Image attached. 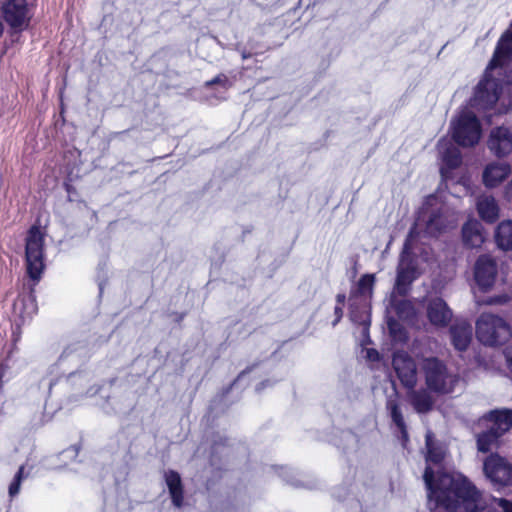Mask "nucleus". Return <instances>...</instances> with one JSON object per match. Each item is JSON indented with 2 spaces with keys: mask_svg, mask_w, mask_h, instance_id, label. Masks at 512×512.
Here are the masks:
<instances>
[{
  "mask_svg": "<svg viewBox=\"0 0 512 512\" xmlns=\"http://www.w3.org/2000/svg\"><path fill=\"white\" fill-rule=\"evenodd\" d=\"M427 467L424 482L428 490V505L441 503L448 512H473L476 507L477 490L461 474L435 472L431 464L439 465L445 457V449L436 445L431 432L426 434Z\"/></svg>",
  "mask_w": 512,
  "mask_h": 512,
  "instance_id": "f257e3e1",
  "label": "nucleus"
},
{
  "mask_svg": "<svg viewBox=\"0 0 512 512\" xmlns=\"http://www.w3.org/2000/svg\"><path fill=\"white\" fill-rule=\"evenodd\" d=\"M512 55V22L509 29L500 38L493 58L490 61L484 78L476 87L474 97L470 105L477 111H487L494 107L500 100V84L490 75V70L503 67L508 64Z\"/></svg>",
  "mask_w": 512,
  "mask_h": 512,
  "instance_id": "f03ea898",
  "label": "nucleus"
},
{
  "mask_svg": "<svg viewBox=\"0 0 512 512\" xmlns=\"http://www.w3.org/2000/svg\"><path fill=\"white\" fill-rule=\"evenodd\" d=\"M457 217L455 213L437 196L430 195L423 202L418 211L413 230L437 236L446 229L455 226Z\"/></svg>",
  "mask_w": 512,
  "mask_h": 512,
  "instance_id": "7ed1b4c3",
  "label": "nucleus"
},
{
  "mask_svg": "<svg viewBox=\"0 0 512 512\" xmlns=\"http://www.w3.org/2000/svg\"><path fill=\"white\" fill-rule=\"evenodd\" d=\"M427 388L437 395H449L461 384V377L435 357L425 358L421 365Z\"/></svg>",
  "mask_w": 512,
  "mask_h": 512,
  "instance_id": "20e7f679",
  "label": "nucleus"
},
{
  "mask_svg": "<svg viewBox=\"0 0 512 512\" xmlns=\"http://www.w3.org/2000/svg\"><path fill=\"white\" fill-rule=\"evenodd\" d=\"M486 431L477 435V449L487 453L499 445V438L512 427V410H495L481 419Z\"/></svg>",
  "mask_w": 512,
  "mask_h": 512,
  "instance_id": "39448f33",
  "label": "nucleus"
},
{
  "mask_svg": "<svg viewBox=\"0 0 512 512\" xmlns=\"http://www.w3.org/2000/svg\"><path fill=\"white\" fill-rule=\"evenodd\" d=\"M476 337L487 346L502 345L510 339L511 328L502 317L482 313L476 321Z\"/></svg>",
  "mask_w": 512,
  "mask_h": 512,
  "instance_id": "423d86ee",
  "label": "nucleus"
},
{
  "mask_svg": "<svg viewBox=\"0 0 512 512\" xmlns=\"http://www.w3.org/2000/svg\"><path fill=\"white\" fill-rule=\"evenodd\" d=\"M451 130L454 141L464 147L477 144L481 137V126L475 113L463 109L451 121Z\"/></svg>",
  "mask_w": 512,
  "mask_h": 512,
  "instance_id": "0eeeda50",
  "label": "nucleus"
},
{
  "mask_svg": "<svg viewBox=\"0 0 512 512\" xmlns=\"http://www.w3.org/2000/svg\"><path fill=\"white\" fill-rule=\"evenodd\" d=\"M44 232L37 226H32L26 237L27 273L33 280H39L44 269Z\"/></svg>",
  "mask_w": 512,
  "mask_h": 512,
  "instance_id": "6e6552de",
  "label": "nucleus"
},
{
  "mask_svg": "<svg viewBox=\"0 0 512 512\" xmlns=\"http://www.w3.org/2000/svg\"><path fill=\"white\" fill-rule=\"evenodd\" d=\"M413 230L410 232L411 236ZM410 237L404 243L402 253L400 255L399 264L397 267V277L394 290L399 295H405L414 280H416L422 273L418 259L414 257L410 251Z\"/></svg>",
  "mask_w": 512,
  "mask_h": 512,
  "instance_id": "1a4fd4ad",
  "label": "nucleus"
},
{
  "mask_svg": "<svg viewBox=\"0 0 512 512\" xmlns=\"http://www.w3.org/2000/svg\"><path fill=\"white\" fill-rule=\"evenodd\" d=\"M3 15L10 26V41H19L20 33L28 27L30 16L26 0H6Z\"/></svg>",
  "mask_w": 512,
  "mask_h": 512,
  "instance_id": "9d476101",
  "label": "nucleus"
},
{
  "mask_svg": "<svg viewBox=\"0 0 512 512\" xmlns=\"http://www.w3.org/2000/svg\"><path fill=\"white\" fill-rule=\"evenodd\" d=\"M392 364L403 386L414 389L417 384V366L414 359L404 351H397L394 353Z\"/></svg>",
  "mask_w": 512,
  "mask_h": 512,
  "instance_id": "9b49d317",
  "label": "nucleus"
},
{
  "mask_svg": "<svg viewBox=\"0 0 512 512\" xmlns=\"http://www.w3.org/2000/svg\"><path fill=\"white\" fill-rule=\"evenodd\" d=\"M484 473L487 478L499 485H506L512 480V467L497 454H491L485 459Z\"/></svg>",
  "mask_w": 512,
  "mask_h": 512,
  "instance_id": "f8f14e48",
  "label": "nucleus"
},
{
  "mask_svg": "<svg viewBox=\"0 0 512 512\" xmlns=\"http://www.w3.org/2000/svg\"><path fill=\"white\" fill-rule=\"evenodd\" d=\"M496 260L490 255H481L474 266V278L478 286L487 290L492 287L497 276Z\"/></svg>",
  "mask_w": 512,
  "mask_h": 512,
  "instance_id": "ddd939ff",
  "label": "nucleus"
},
{
  "mask_svg": "<svg viewBox=\"0 0 512 512\" xmlns=\"http://www.w3.org/2000/svg\"><path fill=\"white\" fill-rule=\"evenodd\" d=\"M488 148L497 157H504L512 152V133L506 127H496L491 130Z\"/></svg>",
  "mask_w": 512,
  "mask_h": 512,
  "instance_id": "4468645a",
  "label": "nucleus"
},
{
  "mask_svg": "<svg viewBox=\"0 0 512 512\" xmlns=\"http://www.w3.org/2000/svg\"><path fill=\"white\" fill-rule=\"evenodd\" d=\"M426 311L429 322L437 327L447 326L453 316L447 303L439 297H433L428 300Z\"/></svg>",
  "mask_w": 512,
  "mask_h": 512,
  "instance_id": "2eb2a0df",
  "label": "nucleus"
},
{
  "mask_svg": "<svg viewBox=\"0 0 512 512\" xmlns=\"http://www.w3.org/2000/svg\"><path fill=\"white\" fill-rule=\"evenodd\" d=\"M511 168L507 163H491L483 172V181L487 187L498 186L510 174Z\"/></svg>",
  "mask_w": 512,
  "mask_h": 512,
  "instance_id": "dca6fc26",
  "label": "nucleus"
},
{
  "mask_svg": "<svg viewBox=\"0 0 512 512\" xmlns=\"http://www.w3.org/2000/svg\"><path fill=\"white\" fill-rule=\"evenodd\" d=\"M452 342L456 349L464 351L472 339V327L466 321L455 323L450 329Z\"/></svg>",
  "mask_w": 512,
  "mask_h": 512,
  "instance_id": "f3484780",
  "label": "nucleus"
},
{
  "mask_svg": "<svg viewBox=\"0 0 512 512\" xmlns=\"http://www.w3.org/2000/svg\"><path fill=\"white\" fill-rule=\"evenodd\" d=\"M165 482L168 487L172 503L175 507L180 508L183 505L184 495L183 486L180 475L173 470H169L164 474Z\"/></svg>",
  "mask_w": 512,
  "mask_h": 512,
  "instance_id": "a211bd4d",
  "label": "nucleus"
},
{
  "mask_svg": "<svg viewBox=\"0 0 512 512\" xmlns=\"http://www.w3.org/2000/svg\"><path fill=\"white\" fill-rule=\"evenodd\" d=\"M462 237L465 245L471 248L481 246L484 241L482 225L477 220H469L462 229Z\"/></svg>",
  "mask_w": 512,
  "mask_h": 512,
  "instance_id": "6ab92c4d",
  "label": "nucleus"
},
{
  "mask_svg": "<svg viewBox=\"0 0 512 512\" xmlns=\"http://www.w3.org/2000/svg\"><path fill=\"white\" fill-rule=\"evenodd\" d=\"M477 210L479 216L487 221L494 222L499 216V207L496 200L489 195L480 196L477 200Z\"/></svg>",
  "mask_w": 512,
  "mask_h": 512,
  "instance_id": "aec40b11",
  "label": "nucleus"
},
{
  "mask_svg": "<svg viewBox=\"0 0 512 512\" xmlns=\"http://www.w3.org/2000/svg\"><path fill=\"white\" fill-rule=\"evenodd\" d=\"M439 154L449 168H455L461 163L458 148L449 140L442 139L438 143Z\"/></svg>",
  "mask_w": 512,
  "mask_h": 512,
  "instance_id": "412c9836",
  "label": "nucleus"
},
{
  "mask_svg": "<svg viewBox=\"0 0 512 512\" xmlns=\"http://www.w3.org/2000/svg\"><path fill=\"white\" fill-rule=\"evenodd\" d=\"M410 390L411 404L418 413H426L432 409L435 400L430 391L426 389Z\"/></svg>",
  "mask_w": 512,
  "mask_h": 512,
  "instance_id": "4be33fe9",
  "label": "nucleus"
},
{
  "mask_svg": "<svg viewBox=\"0 0 512 512\" xmlns=\"http://www.w3.org/2000/svg\"><path fill=\"white\" fill-rule=\"evenodd\" d=\"M498 246L503 250L512 249V221L507 220L501 222L495 234Z\"/></svg>",
  "mask_w": 512,
  "mask_h": 512,
  "instance_id": "5701e85b",
  "label": "nucleus"
},
{
  "mask_svg": "<svg viewBox=\"0 0 512 512\" xmlns=\"http://www.w3.org/2000/svg\"><path fill=\"white\" fill-rule=\"evenodd\" d=\"M375 277L373 274L363 275L358 282L355 294L361 297L369 298L372 295Z\"/></svg>",
  "mask_w": 512,
  "mask_h": 512,
  "instance_id": "b1692460",
  "label": "nucleus"
},
{
  "mask_svg": "<svg viewBox=\"0 0 512 512\" xmlns=\"http://www.w3.org/2000/svg\"><path fill=\"white\" fill-rule=\"evenodd\" d=\"M391 307L401 319H408L414 315V309L411 302L407 300H395L391 298Z\"/></svg>",
  "mask_w": 512,
  "mask_h": 512,
  "instance_id": "393cba45",
  "label": "nucleus"
},
{
  "mask_svg": "<svg viewBox=\"0 0 512 512\" xmlns=\"http://www.w3.org/2000/svg\"><path fill=\"white\" fill-rule=\"evenodd\" d=\"M387 408L390 411L391 417L394 421V423L397 425V427L401 430L403 436H406V429H405V423L403 416L401 414V411L399 409L398 403L396 400L389 399L387 402Z\"/></svg>",
  "mask_w": 512,
  "mask_h": 512,
  "instance_id": "a878e982",
  "label": "nucleus"
},
{
  "mask_svg": "<svg viewBox=\"0 0 512 512\" xmlns=\"http://www.w3.org/2000/svg\"><path fill=\"white\" fill-rule=\"evenodd\" d=\"M24 478V466H21L9 486V495L11 497H14L19 493L21 482Z\"/></svg>",
  "mask_w": 512,
  "mask_h": 512,
  "instance_id": "bb28decb",
  "label": "nucleus"
},
{
  "mask_svg": "<svg viewBox=\"0 0 512 512\" xmlns=\"http://www.w3.org/2000/svg\"><path fill=\"white\" fill-rule=\"evenodd\" d=\"M493 503L501 509V512H512V501L504 498H493Z\"/></svg>",
  "mask_w": 512,
  "mask_h": 512,
  "instance_id": "cd10ccee",
  "label": "nucleus"
},
{
  "mask_svg": "<svg viewBox=\"0 0 512 512\" xmlns=\"http://www.w3.org/2000/svg\"><path fill=\"white\" fill-rule=\"evenodd\" d=\"M388 327L390 330V333L394 335L395 338L401 340L404 336L403 331L400 327V325L395 321H389Z\"/></svg>",
  "mask_w": 512,
  "mask_h": 512,
  "instance_id": "c85d7f7f",
  "label": "nucleus"
},
{
  "mask_svg": "<svg viewBox=\"0 0 512 512\" xmlns=\"http://www.w3.org/2000/svg\"><path fill=\"white\" fill-rule=\"evenodd\" d=\"M351 320L356 323H360L363 326V330L366 332L368 329L367 315H358L353 310L350 313Z\"/></svg>",
  "mask_w": 512,
  "mask_h": 512,
  "instance_id": "c756f323",
  "label": "nucleus"
},
{
  "mask_svg": "<svg viewBox=\"0 0 512 512\" xmlns=\"http://www.w3.org/2000/svg\"><path fill=\"white\" fill-rule=\"evenodd\" d=\"M506 301H507L506 296H499V297H490L484 303L488 304V305H494V304H503Z\"/></svg>",
  "mask_w": 512,
  "mask_h": 512,
  "instance_id": "7c9ffc66",
  "label": "nucleus"
},
{
  "mask_svg": "<svg viewBox=\"0 0 512 512\" xmlns=\"http://www.w3.org/2000/svg\"><path fill=\"white\" fill-rule=\"evenodd\" d=\"M227 83V77L225 75H218L211 81L206 82L207 86L213 85V84H222L225 85Z\"/></svg>",
  "mask_w": 512,
  "mask_h": 512,
  "instance_id": "2f4dec72",
  "label": "nucleus"
},
{
  "mask_svg": "<svg viewBox=\"0 0 512 512\" xmlns=\"http://www.w3.org/2000/svg\"><path fill=\"white\" fill-rule=\"evenodd\" d=\"M366 358L369 361L375 362L379 360V353L375 349H367L366 351Z\"/></svg>",
  "mask_w": 512,
  "mask_h": 512,
  "instance_id": "473e14b6",
  "label": "nucleus"
},
{
  "mask_svg": "<svg viewBox=\"0 0 512 512\" xmlns=\"http://www.w3.org/2000/svg\"><path fill=\"white\" fill-rule=\"evenodd\" d=\"M334 314H335V320L332 323L333 326H335L341 320V318L343 316L342 306L337 305L334 309Z\"/></svg>",
  "mask_w": 512,
  "mask_h": 512,
  "instance_id": "72a5a7b5",
  "label": "nucleus"
},
{
  "mask_svg": "<svg viewBox=\"0 0 512 512\" xmlns=\"http://www.w3.org/2000/svg\"><path fill=\"white\" fill-rule=\"evenodd\" d=\"M511 103L509 102L508 105L505 104L504 100H502L499 104V106L496 108V113L498 114H504V113H507L509 111V107H510Z\"/></svg>",
  "mask_w": 512,
  "mask_h": 512,
  "instance_id": "f704fd0d",
  "label": "nucleus"
},
{
  "mask_svg": "<svg viewBox=\"0 0 512 512\" xmlns=\"http://www.w3.org/2000/svg\"><path fill=\"white\" fill-rule=\"evenodd\" d=\"M505 356H506V361H507L508 367H509L510 371L512 372V350L508 349L505 352Z\"/></svg>",
  "mask_w": 512,
  "mask_h": 512,
  "instance_id": "c9c22d12",
  "label": "nucleus"
},
{
  "mask_svg": "<svg viewBox=\"0 0 512 512\" xmlns=\"http://www.w3.org/2000/svg\"><path fill=\"white\" fill-rule=\"evenodd\" d=\"M506 197L508 200H512V181L506 187Z\"/></svg>",
  "mask_w": 512,
  "mask_h": 512,
  "instance_id": "e433bc0d",
  "label": "nucleus"
},
{
  "mask_svg": "<svg viewBox=\"0 0 512 512\" xmlns=\"http://www.w3.org/2000/svg\"><path fill=\"white\" fill-rule=\"evenodd\" d=\"M345 298L346 297L344 294H338L336 297L338 305L342 306L344 304Z\"/></svg>",
  "mask_w": 512,
  "mask_h": 512,
  "instance_id": "4c0bfd02",
  "label": "nucleus"
},
{
  "mask_svg": "<svg viewBox=\"0 0 512 512\" xmlns=\"http://www.w3.org/2000/svg\"><path fill=\"white\" fill-rule=\"evenodd\" d=\"M265 383L262 382L258 387H257V391H260L263 387H264Z\"/></svg>",
  "mask_w": 512,
  "mask_h": 512,
  "instance_id": "58836bf2",
  "label": "nucleus"
},
{
  "mask_svg": "<svg viewBox=\"0 0 512 512\" xmlns=\"http://www.w3.org/2000/svg\"><path fill=\"white\" fill-rule=\"evenodd\" d=\"M507 79L509 82H512V76H508Z\"/></svg>",
  "mask_w": 512,
  "mask_h": 512,
  "instance_id": "ea45409f",
  "label": "nucleus"
}]
</instances>
